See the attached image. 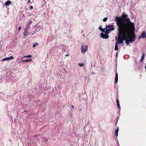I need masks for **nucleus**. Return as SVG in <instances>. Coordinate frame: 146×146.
<instances>
[{"label": "nucleus", "instance_id": "412c9836", "mask_svg": "<svg viewBox=\"0 0 146 146\" xmlns=\"http://www.w3.org/2000/svg\"><path fill=\"white\" fill-rule=\"evenodd\" d=\"M99 29L101 31L103 29L101 27H99Z\"/></svg>", "mask_w": 146, "mask_h": 146}, {"label": "nucleus", "instance_id": "aec40b11", "mask_svg": "<svg viewBox=\"0 0 146 146\" xmlns=\"http://www.w3.org/2000/svg\"><path fill=\"white\" fill-rule=\"evenodd\" d=\"M32 23V22L31 21H29L27 22V25H29V24H31Z\"/></svg>", "mask_w": 146, "mask_h": 146}, {"label": "nucleus", "instance_id": "4468645a", "mask_svg": "<svg viewBox=\"0 0 146 146\" xmlns=\"http://www.w3.org/2000/svg\"><path fill=\"white\" fill-rule=\"evenodd\" d=\"M38 43L35 42L33 44V47H36V46H38Z\"/></svg>", "mask_w": 146, "mask_h": 146}, {"label": "nucleus", "instance_id": "5701e85b", "mask_svg": "<svg viewBox=\"0 0 146 146\" xmlns=\"http://www.w3.org/2000/svg\"><path fill=\"white\" fill-rule=\"evenodd\" d=\"M31 60H32V59H30V60H26V62H27V61H31Z\"/></svg>", "mask_w": 146, "mask_h": 146}, {"label": "nucleus", "instance_id": "f257e3e1", "mask_svg": "<svg viewBox=\"0 0 146 146\" xmlns=\"http://www.w3.org/2000/svg\"><path fill=\"white\" fill-rule=\"evenodd\" d=\"M128 17L127 15L122 14L121 17L115 16L114 19L116 22V24L118 27V38L115 37V40L117 41L115 43L117 44H121L123 43V41L125 40V30L126 22L124 20L125 19L127 18Z\"/></svg>", "mask_w": 146, "mask_h": 146}, {"label": "nucleus", "instance_id": "ddd939ff", "mask_svg": "<svg viewBox=\"0 0 146 146\" xmlns=\"http://www.w3.org/2000/svg\"><path fill=\"white\" fill-rule=\"evenodd\" d=\"M23 35L25 36H27V29H25V32L23 33Z\"/></svg>", "mask_w": 146, "mask_h": 146}, {"label": "nucleus", "instance_id": "393cba45", "mask_svg": "<svg viewBox=\"0 0 146 146\" xmlns=\"http://www.w3.org/2000/svg\"><path fill=\"white\" fill-rule=\"evenodd\" d=\"M69 54L68 53L67 54H66L65 55V56H66V57H67V56H69Z\"/></svg>", "mask_w": 146, "mask_h": 146}, {"label": "nucleus", "instance_id": "a878e982", "mask_svg": "<svg viewBox=\"0 0 146 146\" xmlns=\"http://www.w3.org/2000/svg\"><path fill=\"white\" fill-rule=\"evenodd\" d=\"M21 27H19L18 28V31H19L20 29H21Z\"/></svg>", "mask_w": 146, "mask_h": 146}, {"label": "nucleus", "instance_id": "7ed1b4c3", "mask_svg": "<svg viewBox=\"0 0 146 146\" xmlns=\"http://www.w3.org/2000/svg\"><path fill=\"white\" fill-rule=\"evenodd\" d=\"M106 30L105 31V33L106 34H105L103 33H101V36L103 38L107 39L109 37V35L107 34L109 33L110 31H109L108 30V29H107V28H106Z\"/></svg>", "mask_w": 146, "mask_h": 146}, {"label": "nucleus", "instance_id": "a211bd4d", "mask_svg": "<svg viewBox=\"0 0 146 146\" xmlns=\"http://www.w3.org/2000/svg\"><path fill=\"white\" fill-rule=\"evenodd\" d=\"M108 19V18L107 17H106L104 18L103 19V21L104 22H106Z\"/></svg>", "mask_w": 146, "mask_h": 146}, {"label": "nucleus", "instance_id": "b1692460", "mask_svg": "<svg viewBox=\"0 0 146 146\" xmlns=\"http://www.w3.org/2000/svg\"><path fill=\"white\" fill-rule=\"evenodd\" d=\"M105 29L104 28L103 29H102V30L101 31L102 32H105Z\"/></svg>", "mask_w": 146, "mask_h": 146}, {"label": "nucleus", "instance_id": "20e7f679", "mask_svg": "<svg viewBox=\"0 0 146 146\" xmlns=\"http://www.w3.org/2000/svg\"><path fill=\"white\" fill-rule=\"evenodd\" d=\"M134 66L135 70H139L141 69V66L140 64V63H139L138 64L136 61H135V64L134 65Z\"/></svg>", "mask_w": 146, "mask_h": 146}, {"label": "nucleus", "instance_id": "7c9ffc66", "mask_svg": "<svg viewBox=\"0 0 146 146\" xmlns=\"http://www.w3.org/2000/svg\"><path fill=\"white\" fill-rule=\"evenodd\" d=\"M121 43L123 45H124V43H123H123Z\"/></svg>", "mask_w": 146, "mask_h": 146}, {"label": "nucleus", "instance_id": "1a4fd4ad", "mask_svg": "<svg viewBox=\"0 0 146 146\" xmlns=\"http://www.w3.org/2000/svg\"><path fill=\"white\" fill-rule=\"evenodd\" d=\"M118 80V74L117 73H116L115 74V83L116 84L117 83Z\"/></svg>", "mask_w": 146, "mask_h": 146}, {"label": "nucleus", "instance_id": "c85d7f7f", "mask_svg": "<svg viewBox=\"0 0 146 146\" xmlns=\"http://www.w3.org/2000/svg\"><path fill=\"white\" fill-rule=\"evenodd\" d=\"M71 107L73 108H74V106L73 105H72Z\"/></svg>", "mask_w": 146, "mask_h": 146}, {"label": "nucleus", "instance_id": "6e6552de", "mask_svg": "<svg viewBox=\"0 0 146 146\" xmlns=\"http://www.w3.org/2000/svg\"><path fill=\"white\" fill-rule=\"evenodd\" d=\"M14 58V57L13 56H11L7 58H5L3 59L2 61H4L5 60H9L13 59Z\"/></svg>", "mask_w": 146, "mask_h": 146}, {"label": "nucleus", "instance_id": "9d476101", "mask_svg": "<svg viewBox=\"0 0 146 146\" xmlns=\"http://www.w3.org/2000/svg\"><path fill=\"white\" fill-rule=\"evenodd\" d=\"M11 3V1H6L5 3V5L6 6H8L10 5Z\"/></svg>", "mask_w": 146, "mask_h": 146}, {"label": "nucleus", "instance_id": "2eb2a0df", "mask_svg": "<svg viewBox=\"0 0 146 146\" xmlns=\"http://www.w3.org/2000/svg\"><path fill=\"white\" fill-rule=\"evenodd\" d=\"M117 44L115 43V47L114 48V50H117L118 49V46Z\"/></svg>", "mask_w": 146, "mask_h": 146}, {"label": "nucleus", "instance_id": "2f4dec72", "mask_svg": "<svg viewBox=\"0 0 146 146\" xmlns=\"http://www.w3.org/2000/svg\"><path fill=\"white\" fill-rule=\"evenodd\" d=\"M116 55L117 56V53H116Z\"/></svg>", "mask_w": 146, "mask_h": 146}, {"label": "nucleus", "instance_id": "6ab92c4d", "mask_svg": "<svg viewBox=\"0 0 146 146\" xmlns=\"http://www.w3.org/2000/svg\"><path fill=\"white\" fill-rule=\"evenodd\" d=\"M32 57L31 55H29L26 56H24L23 57L24 58H25V57Z\"/></svg>", "mask_w": 146, "mask_h": 146}, {"label": "nucleus", "instance_id": "9b49d317", "mask_svg": "<svg viewBox=\"0 0 146 146\" xmlns=\"http://www.w3.org/2000/svg\"><path fill=\"white\" fill-rule=\"evenodd\" d=\"M119 131V128L117 127V129L115 131V136L117 137L118 136V133Z\"/></svg>", "mask_w": 146, "mask_h": 146}, {"label": "nucleus", "instance_id": "39448f33", "mask_svg": "<svg viewBox=\"0 0 146 146\" xmlns=\"http://www.w3.org/2000/svg\"><path fill=\"white\" fill-rule=\"evenodd\" d=\"M88 49V46H82L81 48V52L82 53H84Z\"/></svg>", "mask_w": 146, "mask_h": 146}, {"label": "nucleus", "instance_id": "473e14b6", "mask_svg": "<svg viewBox=\"0 0 146 146\" xmlns=\"http://www.w3.org/2000/svg\"><path fill=\"white\" fill-rule=\"evenodd\" d=\"M145 70H146V66H145Z\"/></svg>", "mask_w": 146, "mask_h": 146}, {"label": "nucleus", "instance_id": "423d86ee", "mask_svg": "<svg viewBox=\"0 0 146 146\" xmlns=\"http://www.w3.org/2000/svg\"><path fill=\"white\" fill-rule=\"evenodd\" d=\"M107 27H108L109 28L108 29V30H109V31H113L114 29V28L113 25H106V28H107Z\"/></svg>", "mask_w": 146, "mask_h": 146}, {"label": "nucleus", "instance_id": "cd10ccee", "mask_svg": "<svg viewBox=\"0 0 146 146\" xmlns=\"http://www.w3.org/2000/svg\"><path fill=\"white\" fill-rule=\"evenodd\" d=\"M30 0H29L28 1V3H30Z\"/></svg>", "mask_w": 146, "mask_h": 146}, {"label": "nucleus", "instance_id": "0eeeda50", "mask_svg": "<svg viewBox=\"0 0 146 146\" xmlns=\"http://www.w3.org/2000/svg\"><path fill=\"white\" fill-rule=\"evenodd\" d=\"M146 38V33L145 31L143 32L141 34V35L139 36V39L140 38Z\"/></svg>", "mask_w": 146, "mask_h": 146}, {"label": "nucleus", "instance_id": "72a5a7b5", "mask_svg": "<svg viewBox=\"0 0 146 146\" xmlns=\"http://www.w3.org/2000/svg\"><path fill=\"white\" fill-rule=\"evenodd\" d=\"M29 28V27H27V29H28V28Z\"/></svg>", "mask_w": 146, "mask_h": 146}, {"label": "nucleus", "instance_id": "dca6fc26", "mask_svg": "<svg viewBox=\"0 0 146 146\" xmlns=\"http://www.w3.org/2000/svg\"><path fill=\"white\" fill-rule=\"evenodd\" d=\"M144 57V53H143L142 55V56L141 58V62H142L143 60Z\"/></svg>", "mask_w": 146, "mask_h": 146}, {"label": "nucleus", "instance_id": "f03ea898", "mask_svg": "<svg viewBox=\"0 0 146 146\" xmlns=\"http://www.w3.org/2000/svg\"><path fill=\"white\" fill-rule=\"evenodd\" d=\"M126 22L125 36V43L128 45L129 42L134 41L135 39V36L134 32H131L132 29H134V24L132 22L129 18L125 19ZM125 21V20H124Z\"/></svg>", "mask_w": 146, "mask_h": 146}, {"label": "nucleus", "instance_id": "f3484780", "mask_svg": "<svg viewBox=\"0 0 146 146\" xmlns=\"http://www.w3.org/2000/svg\"><path fill=\"white\" fill-rule=\"evenodd\" d=\"M78 65L80 66H83L84 65V63H79L78 64Z\"/></svg>", "mask_w": 146, "mask_h": 146}, {"label": "nucleus", "instance_id": "c756f323", "mask_svg": "<svg viewBox=\"0 0 146 146\" xmlns=\"http://www.w3.org/2000/svg\"><path fill=\"white\" fill-rule=\"evenodd\" d=\"M26 62V60H24L23 61V62Z\"/></svg>", "mask_w": 146, "mask_h": 146}, {"label": "nucleus", "instance_id": "4be33fe9", "mask_svg": "<svg viewBox=\"0 0 146 146\" xmlns=\"http://www.w3.org/2000/svg\"><path fill=\"white\" fill-rule=\"evenodd\" d=\"M33 7L32 6H31L30 7V9H31V10L32 9H33Z\"/></svg>", "mask_w": 146, "mask_h": 146}, {"label": "nucleus", "instance_id": "f8f14e48", "mask_svg": "<svg viewBox=\"0 0 146 146\" xmlns=\"http://www.w3.org/2000/svg\"><path fill=\"white\" fill-rule=\"evenodd\" d=\"M116 102V103L117 104V107L119 108H120V104H119L118 100H117Z\"/></svg>", "mask_w": 146, "mask_h": 146}, {"label": "nucleus", "instance_id": "bb28decb", "mask_svg": "<svg viewBox=\"0 0 146 146\" xmlns=\"http://www.w3.org/2000/svg\"><path fill=\"white\" fill-rule=\"evenodd\" d=\"M27 14H28V15H29V16H31V14L30 13H27Z\"/></svg>", "mask_w": 146, "mask_h": 146}]
</instances>
